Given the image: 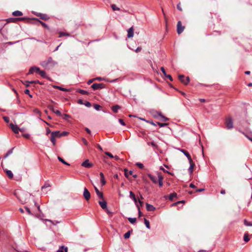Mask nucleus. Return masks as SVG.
<instances>
[{"label":"nucleus","instance_id":"nucleus-63","mask_svg":"<svg viewBox=\"0 0 252 252\" xmlns=\"http://www.w3.org/2000/svg\"><path fill=\"white\" fill-rule=\"evenodd\" d=\"M50 187L49 185H45L42 187V189L43 190L46 188H48Z\"/></svg>","mask_w":252,"mask_h":252},{"label":"nucleus","instance_id":"nucleus-29","mask_svg":"<svg viewBox=\"0 0 252 252\" xmlns=\"http://www.w3.org/2000/svg\"><path fill=\"white\" fill-rule=\"evenodd\" d=\"M51 133H54V134H53V135L55 137L57 138V137H61V133L60 132V131H53L51 132Z\"/></svg>","mask_w":252,"mask_h":252},{"label":"nucleus","instance_id":"nucleus-41","mask_svg":"<svg viewBox=\"0 0 252 252\" xmlns=\"http://www.w3.org/2000/svg\"><path fill=\"white\" fill-rule=\"evenodd\" d=\"M136 165L140 169H143L144 168L143 164L140 162H137L136 163Z\"/></svg>","mask_w":252,"mask_h":252},{"label":"nucleus","instance_id":"nucleus-1","mask_svg":"<svg viewBox=\"0 0 252 252\" xmlns=\"http://www.w3.org/2000/svg\"><path fill=\"white\" fill-rule=\"evenodd\" d=\"M148 177L155 184L158 183L159 187H161L163 186V180L164 179L163 176L162 175L161 173H158L157 176H154L151 174H148Z\"/></svg>","mask_w":252,"mask_h":252},{"label":"nucleus","instance_id":"nucleus-23","mask_svg":"<svg viewBox=\"0 0 252 252\" xmlns=\"http://www.w3.org/2000/svg\"><path fill=\"white\" fill-rule=\"evenodd\" d=\"M12 15L15 17H18L23 15V13L21 11L17 10L15 11H14L12 13Z\"/></svg>","mask_w":252,"mask_h":252},{"label":"nucleus","instance_id":"nucleus-13","mask_svg":"<svg viewBox=\"0 0 252 252\" xmlns=\"http://www.w3.org/2000/svg\"><path fill=\"white\" fill-rule=\"evenodd\" d=\"M189 163L190 164V166L189 168V172L190 174H192L195 167V164L192 159L191 160H189Z\"/></svg>","mask_w":252,"mask_h":252},{"label":"nucleus","instance_id":"nucleus-44","mask_svg":"<svg viewBox=\"0 0 252 252\" xmlns=\"http://www.w3.org/2000/svg\"><path fill=\"white\" fill-rule=\"evenodd\" d=\"M68 134V132L66 131H63V132L61 133V136H66Z\"/></svg>","mask_w":252,"mask_h":252},{"label":"nucleus","instance_id":"nucleus-61","mask_svg":"<svg viewBox=\"0 0 252 252\" xmlns=\"http://www.w3.org/2000/svg\"><path fill=\"white\" fill-rule=\"evenodd\" d=\"M78 103L80 104H84V103L83 102V101L82 99H79L78 100Z\"/></svg>","mask_w":252,"mask_h":252},{"label":"nucleus","instance_id":"nucleus-36","mask_svg":"<svg viewBox=\"0 0 252 252\" xmlns=\"http://www.w3.org/2000/svg\"><path fill=\"white\" fill-rule=\"evenodd\" d=\"M144 223H145V225L146 226V227L148 229L150 228V222H149V221L148 220H147V219H144Z\"/></svg>","mask_w":252,"mask_h":252},{"label":"nucleus","instance_id":"nucleus-47","mask_svg":"<svg viewBox=\"0 0 252 252\" xmlns=\"http://www.w3.org/2000/svg\"><path fill=\"white\" fill-rule=\"evenodd\" d=\"M160 70L162 72V73L164 74V76H165L167 75V74L166 73V71H165V70L164 68L163 67H161Z\"/></svg>","mask_w":252,"mask_h":252},{"label":"nucleus","instance_id":"nucleus-9","mask_svg":"<svg viewBox=\"0 0 252 252\" xmlns=\"http://www.w3.org/2000/svg\"><path fill=\"white\" fill-rule=\"evenodd\" d=\"M9 126L11 128V129L12 130V131L16 134H18L19 133V131H22V130L20 129L16 125H14L13 124H10L9 125Z\"/></svg>","mask_w":252,"mask_h":252},{"label":"nucleus","instance_id":"nucleus-19","mask_svg":"<svg viewBox=\"0 0 252 252\" xmlns=\"http://www.w3.org/2000/svg\"><path fill=\"white\" fill-rule=\"evenodd\" d=\"M4 171H5V173L6 174V175L9 178H10V179L13 178V174L10 170L5 169V170H4Z\"/></svg>","mask_w":252,"mask_h":252},{"label":"nucleus","instance_id":"nucleus-27","mask_svg":"<svg viewBox=\"0 0 252 252\" xmlns=\"http://www.w3.org/2000/svg\"><path fill=\"white\" fill-rule=\"evenodd\" d=\"M59 37H61L63 36H70V34L69 33L64 32H59Z\"/></svg>","mask_w":252,"mask_h":252},{"label":"nucleus","instance_id":"nucleus-32","mask_svg":"<svg viewBox=\"0 0 252 252\" xmlns=\"http://www.w3.org/2000/svg\"><path fill=\"white\" fill-rule=\"evenodd\" d=\"M177 193H175V192H173L172 193H171L169 195V200H170L171 201H172L173 200V198L174 197H177Z\"/></svg>","mask_w":252,"mask_h":252},{"label":"nucleus","instance_id":"nucleus-55","mask_svg":"<svg viewBox=\"0 0 252 252\" xmlns=\"http://www.w3.org/2000/svg\"><path fill=\"white\" fill-rule=\"evenodd\" d=\"M54 113H55L56 114H57L58 116H61V113L59 110H55V111H54Z\"/></svg>","mask_w":252,"mask_h":252},{"label":"nucleus","instance_id":"nucleus-59","mask_svg":"<svg viewBox=\"0 0 252 252\" xmlns=\"http://www.w3.org/2000/svg\"><path fill=\"white\" fill-rule=\"evenodd\" d=\"M48 108H49L50 110H51L53 112H54V111H55V110H54V107H53V106L52 105H49V106H48Z\"/></svg>","mask_w":252,"mask_h":252},{"label":"nucleus","instance_id":"nucleus-28","mask_svg":"<svg viewBox=\"0 0 252 252\" xmlns=\"http://www.w3.org/2000/svg\"><path fill=\"white\" fill-rule=\"evenodd\" d=\"M77 92L80 93L82 94H84V95H87L89 94V92H88L87 91L83 90H81V89H78L77 90Z\"/></svg>","mask_w":252,"mask_h":252},{"label":"nucleus","instance_id":"nucleus-54","mask_svg":"<svg viewBox=\"0 0 252 252\" xmlns=\"http://www.w3.org/2000/svg\"><path fill=\"white\" fill-rule=\"evenodd\" d=\"M177 8L179 10V11H183V9L182 8V7H181L180 6V3H179V4H177Z\"/></svg>","mask_w":252,"mask_h":252},{"label":"nucleus","instance_id":"nucleus-38","mask_svg":"<svg viewBox=\"0 0 252 252\" xmlns=\"http://www.w3.org/2000/svg\"><path fill=\"white\" fill-rule=\"evenodd\" d=\"M244 224L246 226H252V223L251 222L247 221L246 220H245L244 221Z\"/></svg>","mask_w":252,"mask_h":252},{"label":"nucleus","instance_id":"nucleus-11","mask_svg":"<svg viewBox=\"0 0 252 252\" xmlns=\"http://www.w3.org/2000/svg\"><path fill=\"white\" fill-rule=\"evenodd\" d=\"M134 36V29L133 27H131L127 30V37L131 38Z\"/></svg>","mask_w":252,"mask_h":252},{"label":"nucleus","instance_id":"nucleus-50","mask_svg":"<svg viewBox=\"0 0 252 252\" xmlns=\"http://www.w3.org/2000/svg\"><path fill=\"white\" fill-rule=\"evenodd\" d=\"M129 196L131 199H132L133 198H134L135 196V195L132 191H130Z\"/></svg>","mask_w":252,"mask_h":252},{"label":"nucleus","instance_id":"nucleus-8","mask_svg":"<svg viewBox=\"0 0 252 252\" xmlns=\"http://www.w3.org/2000/svg\"><path fill=\"white\" fill-rule=\"evenodd\" d=\"M83 196L86 201H89L91 198V194L86 188H84Z\"/></svg>","mask_w":252,"mask_h":252},{"label":"nucleus","instance_id":"nucleus-45","mask_svg":"<svg viewBox=\"0 0 252 252\" xmlns=\"http://www.w3.org/2000/svg\"><path fill=\"white\" fill-rule=\"evenodd\" d=\"M24 92L26 94H28L30 97L32 98V96L30 94V91L28 89L25 90Z\"/></svg>","mask_w":252,"mask_h":252},{"label":"nucleus","instance_id":"nucleus-22","mask_svg":"<svg viewBox=\"0 0 252 252\" xmlns=\"http://www.w3.org/2000/svg\"><path fill=\"white\" fill-rule=\"evenodd\" d=\"M120 109H121V106L118 105H114L112 107L113 111L115 113H117L118 112V110Z\"/></svg>","mask_w":252,"mask_h":252},{"label":"nucleus","instance_id":"nucleus-40","mask_svg":"<svg viewBox=\"0 0 252 252\" xmlns=\"http://www.w3.org/2000/svg\"><path fill=\"white\" fill-rule=\"evenodd\" d=\"M130 231H128L124 235V237L125 239H127L130 237Z\"/></svg>","mask_w":252,"mask_h":252},{"label":"nucleus","instance_id":"nucleus-52","mask_svg":"<svg viewBox=\"0 0 252 252\" xmlns=\"http://www.w3.org/2000/svg\"><path fill=\"white\" fill-rule=\"evenodd\" d=\"M137 208H138V214H139V217H141L142 216V212H141L140 211V207L138 206V205H137Z\"/></svg>","mask_w":252,"mask_h":252},{"label":"nucleus","instance_id":"nucleus-16","mask_svg":"<svg viewBox=\"0 0 252 252\" xmlns=\"http://www.w3.org/2000/svg\"><path fill=\"white\" fill-rule=\"evenodd\" d=\"M98 203L103 209L105 210L107 208V202L104 199L103 201H99Z\"/></svg>","mask_w":252,"mask_h":252},{"label":"nucleus","instance_id":"nucleus-49","mask_svg":"<svg viewBox=\"0 0 252 252\" xmlns=\"http://www.w3.org/2000/svg\"><path fill=\"white\" fill-rule=\"evenodd\" d=\"M105 154L106 155H107L108 156H109L111 158H114V156H113V155L111 153H109V152H106Z\"/></svg>","mask_w":252,"mask_h":252},{"label":"nucleus","instance_id":"nucleus-58","mask_svg":"<svg viewBox=\"0 0 252 252\" xmlns=\"http://www.w3.org/2000/svg\"><path fill=\"white\" fill-rule=\"evenodd\" d=\"M119 121L123 126H125V123L122 119H119Z\"/></svg>","mask_w":252,"mask_h":252},{"label":"nucleus","instance_id":"nucleus-17","mask_svg":"<svg viewBox=\"0 0 252 252\" xmlns=\"http://www.w3.org/2000/svg\"><path fill=\"white\" fill-rule=\"evenodd\" d=\"M146 209L148 211H154L156 209L155 207H154L152 205L148 204V203H146Z\"/></svg>","mask_w":252,"mask_h":252},{"label":"nucleus","instance_id":"nucleus-34","mask_svg":"<svg viewBox=\"0 0 252 252\" xmlns=\"http://www.w3.org/2000/svg\"><path fill=\"white\" fill-rule=\"evenodd\" d=\"M244 240L246 242H248L249 240H250V238L249 237V234L248 233H246L245 234H244Z\"/></svg>","mask_w":252,"mask_h":252},{"label":"nucleus","instance_id":"nucleus-60","mask_svg":"<svg viewBox=\"0 0 252 252\" xmlns=\"http://www.w3.org/2000/svg\"><path fill=\"white\" fill-rule=\"evenodd\" d=\"M95 80H98V81H102L104 79L101 77H96L94 78Z\"/></svg>","mask_w":252,"mask_h":252},{"label":"nucleus","instance_id":"nucleus-56","mask_svg":"<svg viewBox=\"0 0 252 252\" xmlns=\"http://www.w3.org/2000/svg\"><path fill=\"white\" fill-rule=\"evenodd\" d=\"M141 50H142V48L141 47H138L137 48V49L135 50V52L136 53H138V52H140L141 51Z\"/></svg>","mask_w":252,"mask_h":252},{"label":"nucleus","instance_id":"nucleus-64","mask_svg":"<svg viewBox=\"0 0 252 252\" xmlns=\"http://www.w3.org/2000/svg\"><path fill=\"white\" fill-rule=\"evenodd\" d=\"M189 187L191 188H193V189H195L196 188V186L193 184L192 183H191L190 185H189Z\"/></svg>","mask_w":252,"mask_h":252},{"label":"nucleus","instance_id":"nucleus-10","mask_svg":"<svg viewBox=\"0 0 252 252\" xmlns=\"http://www.w3.org/2000/svg\"><path fill=\"white\" fill-rule=\"evenodd\" d=\"M82 166L86 168H91L93 166V164L89 162V159H86L82 163Z\"/></svg>","mask_w":252,"mask_h":252},{"label":"nucleus","instance_id":"nucleus-46","mask_svg":"<svg viewBox=\"0 0 252 252\" xmlns=\"http://www.w3.org/2000/svg\"><path fill=\"white\" fill-rule=\"evenodd\" d=\"M84 104L86 106H87L88 107H90L92 106L91 103L88 101H86L84 103Z\"/></svg>","mask_w":252,"mask_h":252},{"label":"nucleus","instance_id":"nucleus-26","mask_svg":"<svg viewBox=\"0 0 252 252\" xmlns=\"http://www.w3.org/2000/svg\"><path fill=\"white\" fill-rule=\"evenodd\" d=\"M53 134H54V133H51L50 140L53 143V145L55 146L56 144V137H54Z\"/></svg>","mask_w":252,"mask_h":252},{"label":"nucleus","instance_id":"nucleus-62","mask_svg":"<svg viewBox=\"0 0 252 252\" xmlns=\"http://www.w3.org/2000/svg\"><path fill=\"white\" fill-rule=\"evenodd\" d=\"M105 210L108 214H109V215L112 214V212H110L107 208L105 209Z\"/></svg>","mask_w":252,"mask_h":252},{"label":"nucleus","instance_id":"nucleus-42","mask_svg":"<svg viewBox=\"0 0 252 252\" xmlns=\"http://www.w3.org/2000/svg\"><path fill=\"white\" fill-rule=\"evenodd\" d=\"M94 107L96 110H99V109L101 107V106L99 105H98V104H94Z\"/></svg>","mask_w":252,"mask_h":252},{"label":"nucleus","instance_id":"nucleus-53","mask_svg":"<svg viewBox=\"0 0 252 252\" xmlns=\"http://www.w3.org/2000/svg\"><path fill=\"white\" fill-rule=\"evenodd\" d=\"M165 77L168 78L171 81H173V78L170 75L167 74Z\"/></svg>","mask_w":252,"mask_h":252},{"label":"nucleus","instance_id":"nucleus-35","mask_svg":"<svg viewBox=\"0 0 252 252\" xmlns=\"http://www.w3.org/2000/svg\"><path fill=\"white\" fill-rule=\"evenodd\" d=\"M58 158L59 160L60 161L62 162L63 163V164H64L65 165H69V164H68L66 161H65L64 160L63 158H62L61 157L59 156L58 157Z\"/></svg>","mask_w":252,"mask_h":252},{"label":"nucleus","instance_id":"nucleus-37","mask_svg":"<svg viewBox=\"0 0 252 252\" xmlns=\"http://www.w3.org/2000/svg\"><path fill=\"white\" fill-rule=\"evenodd\" d=\"M111 7L113 11L120 10V8L114 4H111Z\"/></svg>","mask_w":252,"mask_h":252},{"label":"nucleus","instance_id":"nucleus-57","mask_svg":"<svg viewBox=\"0 0 252 252\" xmlns=\"http://www.w3.org/2000/svg\"><path fill=\"white\" fill-rule=\"evenodd\" d=\"M94 81H95L94 78V79H90V80H89L88 81V84L89 85H90V84H91V83H92Z\"/></svg>","mask_w":252,"mask_h":252},{"label":"nucleus","instance_id":"nucleus-31","mask_svg":"<svg viewBox=\"0 0 252 252\" xmlns=\"http://www.w3.org/2000/svg\"><path fill=\"white\" fill-rule=\"evenodd\" d=\"M14 149V148L10 149L4 155V158H6L8 157L10 155L12 154L13 153V150Z\"/></svg>","mask_w":252,"mask_h":252},{"label":"nucleus","instance_id":"nucleus-24","mask_svg":"<svg viewBox=\"0 0 252 252\" xmlns=\"http://www.w3.org/2000/svg\"><path fill=\"white\" fill-rule=\"evenodd\" d=\"M63 249L64 250V252H68V248L67 247H64L63 246H61L60 248V249L56 252H64Z\"/></svg>","mask_w":252,"mask_h":252},{"label":"nucleus","instance_id":"nucleus-39","mask_svg":"<svg viewBox=\"0 0 252 252\" xmlns=\"http://www.w3.org/2000/svg\"><path fill=\"white\" fill-rule=\"evenodd\" d=\"M128 220H129V221L130 223H134L136 221V218H128Z\"/></svg>","mask_w":252,"mask_h":252},{"label":"nucleus","instance_id":"nucleus-51","mask_svg":"<svg viewBox=\"0 0 252 252\" xmlns=\"http://www.w3.org/2000/svg\"><path fill=\"white\" fill-rule=\"evenodd\" d=\"M148 145L151 144L153 147H156V148L158 147L157 145L156 144V143L155 142H152L151 143H148Z\"/></svg>","mask_w":252,"mask_h":252},{"label":"nucleus","instance_id":"nucleus-33","mask_svg":"<svg viewBox=\"0 0 252 252\" xmlns=\"http://www.w3.org/2000/svg\"><path fill=\"white\" fill-rule=\"evenodd\" d=\"M38 73H39L42 77L45 78H47L46 73L45 71L40 70V71H38Z\"/></svg>","mask_w":252,"mask_h":252},{"label":"nucleus","instance_id":"nucleus-21","mask_svg":"<svg viewBox=\"0 0 252 252\" xmlns=\"http://www.w3.org/2000/svg\"><path fill=\"white\" fill-rule=\"evenodd\" d=\"M100 176L101 178V183L102 184V185L103 186L106 184V181L105 180V179H104V174L102 172H100Z\"/></svg>","mask_w":252,"mask_h":252},{"label":"nucleus","instance_id":"nucleus-14","mask_svg":"<svg viewBox=\"0 0 252 252\" xmlns=\"http://www.w3.org/2000/svg\"><path fill=\"white\" fill-rule=\"evenodd\" d=\"M34 71L36 72H38V71H40L39 68L36 66L32 67L29 70V73L32 74Z\"/></svg>","mask_w":252,"mask_h":252},{"label":"nucleus","instance_id":"nucleus-20","mask_svg":"<svg viewBox=\"0 0 252 252\" xmlns=\"http://www.w3.org/2000/svg\"><path fill=\"white\" fill-rule=\"evenodd\" d=\"M124 172H125V175L126 177L127 178H128L129 176V175H132V173H133V171H128L127 169H124Z\"/></svg>","mask_w":252,"mask_h":252},{"label":"nucleus","instance_id":"nucleus-30","mask_svg":"<svg viewBox=\"0 0 252 252\" xmlns=\"http://www.w3.org/2000/svg\"><path fill=\"white\" fill-rule=\"evenodd\" d=\"M54 88H56V89H58L61 91H64V92H68L69 90H68V89H66L65 88H62L61 87H60V86H54Z\"/></svg>","mask_w":252,"mask_h":252},{"label":"nucleus","instance_id":"nucleus-48","mask_svg":"<svg viewBox=\"0 0 252 252\" xmlns=\"http://www.w3.org/2000/svg\"><path fill=\"white\" fill-rule=\"evenodd\" d=\"M3 119L6 123H8L9 122V119L8 117L4 116Z\"/></svg>","mask_w":252,"mask_h":252},{"label":"nucleus","instance_id":"nucleus-6","mask_svg":"<svg viewBox=\"0 0 252 252\" xmlns=\"http://www.w3.org/2000/svg\"><path fill=\"white\" fill-rule=\"evenodd\" d=\"M91 87L94 90H96L105 88V85L103 83H94L92 85Z\"/></svg>","mask_w":252,"mask_h":252},{"label":"nucleus","instance_id":"nucleus-12","mask_svg":"<svg viewBox=\"0 0 252 252\" xmlns=\"http://www.w3.org/2000/svg\"><path fill=\"white\" fill-rule=\"evenodd\" d=\"M35 15L38 17H39L40 19L43 20H47L49 19V16L45 14L36 13Z\"/></svg>","mask_w":252,"mask_h":252},{"label":"nucleus","instance_id":"nucleus-43","mask_svg":"<svg viewBox=\"0 0 252 252\" xmlns=\"http://www.w3.org/2000/svg\"><path fill=\"white\" fill-rule=\"evenodd\" d=\"M157 124L160 126V127H163L164 126H166L168 125L167 123H160L159 122L157 123Z\"/></svg>","mask_w":252,"mask_h":252},{"label":"nucleus","instance_id":"nucleus-7","mask_svg":"<svg viewBox=\"0 0 252 252\" xmlns=\"http://www.w3.org/2000/svg\"><path fill=\"white\" fill-rule=\"evenodd\" d=\"M178 77L180 81L185 85H187L190 80L189 77H187L186 79L185 80V76L183 75H179Z\"/></svg>","mask_w":252,"mask_h":252},{"label":"nucleus","instance_id":"nucleus-3","mask_svg":"<svg viewBox=\"0 0 252 252\" xmlns=\"http://www.w3.org/2000/svg\"><path fill=\"white\" fill-rule=\"evenodd\" d=\"M56 63L54 62L51 57L48 58L47 60L42 62L40 63L43 67L45 68H49L50 67H53Z\"/></svg>","mask_w":252,"mask_h":252},{"label":"nucleus","instance_id":"nucleus-25","mask_svg":"<svg viewBox=\"0 0 252 252\" xmlns=\"http://www.w3.org/2000/svg\"><path fill=\"white\" fill-rule=\"evenodd\" d=\"M156 113L162 118V121L166 122L168 120V119L163 116L160 112H157Z\"/></svg>","mask_w":252,"mask_h":252},{"label":"nucleus","instance_id":"nucleus-2","mask_svg":"<svg viewBox=\"0 0 252 252\" xmlns=\"http://www.w3.org/2000/svg\"><path fill=\"white\" fill-rule=\"evenodd\" d=\"M18 21H26L27 22H30L32 21H35L36 22L40 23L44 28H46L47 29L48 28V26L45 23L38 20L36 18L30 19V18L22 17V18H9L8 20V22L12 21L14 22H16Z\"/></svg>","mask_w":252,"mask_h":252},{"label":"nucleus","instance_id":"nucleus-15","mask_svg":"<svg viewBox=\"0 0 252 252\" xmlns=\"http://www.w3.org/2000/svg\"><path fill=\"white\" fill-rule=\"evenodd\" d=\"M94 189L95 191V192L97 195V196L99 198L103 200V193L102 192L99 191L98 189L96 187H94Z\"/></svg>","mask_w":252,"mask_h":252},{"label":"nucleus","instance_id":"nucleus-18","mask_svg":"<svg viewBox=\"0 0 252 252\" xmlns=\"http://www.w3.org/2000/svg\"><path fill=\"white\" fill-rule=\"evenodd\" d=\"M180 151L184 153V154L187 157L188 159H189V161L191 160L192 159L191 156H190L188 152L184 149H181Z\"/></svg>","mask_w":252,"mask_h":252},{"label":"nucleus","instance_id":"nucleus-5","mask_svg":"<svg viewBox=\"0 0 252 252\" xmlns=\"http://www.w3.org/2000/svg\"><path fill=\"white\" fill-rule=\"evenodd\" d=\"M185 29V27L182 25L181 21H178L177 25V32L178 34H180L183 32Z\"/></svg>","mask_w":252,"mask_h":252},{"label":"nucleus","instance_id":"nucleus-4","mask_svg":"<svg viewBox=\"0 0 252 252\" xmlns=\"http://www.w3.org/2000/svg\"><path fill=\"white\" fill-rule=\"evenodd\" d=\"M225 125L227 129H231L233 127V123L231 118L228 117L226 119Z\"/></svg>","mask_w":252,"mask_h":252}]
</instances>
